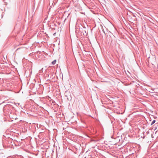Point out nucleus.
<instances>
[{
	"label": "nucleus",
	"mask_w": 158,
	"mask_h": 158,
	"mask_svg": "<svg viewBox=\"0 0 158 158\" xmlns=\"http://www.w3.org/2000/svg\"><path fill=\"white\" fill-rule=\"evenodd\" d=\"M79 31L80 32H81V34L83 35H84L85 33H86V31L81 28H79Z\"/></svg>",
	"instance_id": "1"
},
{
	"label": "nucleus",
	"mask_w": 158,
	"mask_h": 158,
	"mask_svg": "<svg viewBox=\"0 0 158 158\" xmlns=\"http://www.w3.org/2000/svg\"><path fill=\"white\" fill-rule=\"evenodd\" d=\"M56 60H53L52 62V64L54 65L56 63Z\"/></svg>",
	"instance_id": "2"
},
{
	"label": "nucleus",
	"mask_w": 158,
	"mask_h": 158,
	"mask_svg": "<svg viewBox=\"0 0 158 158\" xmlns=\"http://www.w3.org/2000/svg\"><path fill=\"white\" fill-rule=\"evenodd\" d=\"M156 122V120H153L152 122L151 123V125H152L153 124H154Z\"/></svg>",
	"instance_id": "3"
}]
</instances>
